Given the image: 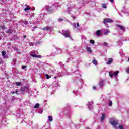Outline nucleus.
<instances>
[{
  "label": "nucleus",
  "mask_w": 129,
  "mask_h": 129,
  "mask_svg": "<svg viewBox=\"0 0 129 129\" xmlns=\"http://www.w3.org/2000/svg\"><path fill=\"white\" fill-rule=\"evenodd\" d=\"M46 11L47 13H49V14H52L53 12H54V9H53V7L50 6L49 5H47L46 6Z\"/></svg>",
  "instance_id": "f257e3e1"
},
{
  "label": "nucleus",
  "mask_w": 129,
  "mask_h": 129,
  "mask_svg": "<svg viewBox=\"0 0 129 129\" xmlns=\"http://www.w3.org/2000/svg\"><path fill=\"white\" fill-rule=\"evenodd\" d=\"M112 22H113V20L110 18H105L103 20V24L105 25L107 23H112Z\"/></svg>",
  "instance_id": "f03ea898"
},
{
  "label": "nucleus",
  "mask_w": 129,
  "mask_h": 129,
  "mask_svg": "<svg viewBox=\"0 0 129 129\" xmlns=\"http://www.w3.org/2000/svg\"><path fill=\"white\" fill-rule=\"evenodd\" d=\"M110 123L113 126H115V125H117V124H118V122L117 121L114 120L113 119H111L110 120Z\"/></svg>",
  "instance_id": "7ed1b4c3"
},
{
  "label": "nucleus",
  "mask_w": 129,
  "mask_h": 129,
  "mask_svg": "<svg viewBox=\"0 0 129 129\" xmlns=\"http://www.w3.org/2000/svg\"><path fill=\"white\" fill-rule=\"evenodd\" d=\"M52 30V27L51 26H46L42 28L43 31H47V32H50Z\"/></svg>",
  "instance_id": "20e7f679"
},
{
  "label": "nucleus",
  "mask_w": 129,
  "mask_h": 129,
  "mask_svg": "<svg viewBox=\"0 0 129 129\" xmlns=\"http://www.w3.org/2000/svg\"><path fill=\"white\" fill-rule=\"evenodd\" d=\"M34 54H35V52H32L30 54V56H31V57H33V58H39V59H41V58H42L41 55H38Z\"/></svg>",
  "instance_id": "39448f33"
},
{
  "label": "nucleus",
  "mask_w": 129,
  "mask_h": 129,
  "mask_svg": "<svg viewBox=\"0 0 129 129\" xmlns=\"http://www.w3.org/2000/svg\"><path fill=\"white\" fill-rule=\"evenodd\" d=\"M116 27L119 28L120 30H122V31H125V27H124V26H122V25L117 24Z\"/></svg>",
  "instance_id": "423d86ee"
},
{
  "label": "nucleus",
  "mask_w": 129,
  "mask_h": 129,
  "mask_svg": "<svg viewBox=\"0 0 129 129\" xmlns=\"http://www.w3.org/2000/svg\"><path fill=\"white\" fill-rule=\"evenodd\" d=\"M113 62V59L112 58H109L108 60V61L106 63V64H107L108 65H110L111 63Z\"/></svg>",
  "instance_id": "0eeeda50"
},
{
  "label": "nucleus",
  "mask_w": 129,
  "mask_h": 129,
  "mask_svg": "<svg viewBox=\"0 0 129 129\" xmlns=\"http://www.w3.org/2000/svg\"><path fill=\"white\" fill-rule=\"evenodd\" d=\"M62 35L65 36V38H71V37L70 36V35L67 33V32H66V33H63L62 34Z\"/></svg>",
  "instance_id": "6e6552de"
},
{
  "label": "nucleus",
  "mask_w": 129,
  "mask_h": 129,
  "mask_svg": "<svg viewBox=\"0 0 129 129\" xmlns=\"http://www.w3.org/2000/svg\"><path fill=\"white\" fill-rule=\"evenodd\" d=\"M92 63L94 65H97V64L98 63V62H97V60H96L95 58H94V59L92 61Z\"/></svg>",
  "instance_id": "1a4fd4ad"
},
{
  "label": "nucleus",
  "mask_w": 129,
  "mask_h": 129,
  "mask_svg": "<svg viewBox=\"0 0 129 129\" xmlns=\"http://www.w3.org/2000/svg\"><path fill=\"white\" fill-rule=\"evenodd\" d=\"M96 34L97 36H100V35H101V31L97 30L96 32Z\"/></svg>",
  "instance_id": "9d476101"
},
{
  "label": "nucleus",
  "mask_w": 129,
  "mask_h": 129,
  "mask_svg": "<svg viewBox=\"0 0 129 129\" xmlns=\"http://www.w3.org/2000/svg\"><path fill=\"white\" fill-rule=\"evenodd\" d=\"M86 49L88 52H89V53H92V50H91V48L90 47L87 46Z\"/></svg>",
  "instance_id": "9b49d317"
},
{
  "label": "nucleus",
  "mask_w": 129,
  "mask_h": 129,
  "mask_svg": "<svg viewBox=\"0 0 129 129\" xmlns=\"http://www.w3.org/2000/svg\"><path fill=\"white\" fill-rule=\"evenodd\" d=\"M104 119H105V114H103L101 117V121H103V120H104Z\"/></svg>",
  "instance_id": "f8f14e48"
},
{
  "label": "nucleus",
  "mask_w": 129,
  "mask_h": 129,
  "mask_svg": "<svg viewBox=\"0 0 129 129\" xmlns=\"http://www.w3.org/2000/svg\"><path fill=\"white\" fill-rule=\"evenodd\" d=\"M21 84H22L21 82H17L15 83V84L17 86H20Z\"/></svg>",
  "instance_id": "ddd939ff"
},
{
  "label": "nucleus",
  "mask_w": 129,
  "mask_h": 129,
  "mask_svg": "<svg viewBox=\"0 0 129 129\" xmlns=\"http://www.w3.org/2000/svg\"><path fill=\"white\" fill-rule=\"evenodd\" d=\"M39 107H40V104L39 103L36 104L34 107V108H39Z\"/></svg>",
  "instance_id": "4468645a"
},
{
  "label": "nucleus",
  "mask_w": 129,
  "mask_h": 129,
  "mask_svg": "<svg viewBox=\"0 0 129 129\" xmlns=\"http://www.w3.org/2000/svg\"><path fill=\"white\" fill-rule=\"evenodd\" d=\"M118 73H119V71H116L113 73V74L115 76H117V75H118Z\"/></svg>",
  "instance_id": "2eb2a0df"
},
{
  "label": "nucleus",
  "mask_w": 129,
  "mask_h": 129,
  "mask_svg": "<svg viewBox=\"0 0 129 129\" xmlns=\"http://www.w3.org/2000/svg\"><path fill=\"white\" fill-rule=\"evenodd\" d=\"M29 10H31V8H30L28 6L26 7V8L24 9V11H29Z\"/></svg>",
  "instance_id": "dca6fc26"
},
{
  "label": "nucleus",
  "mask_w": 129,
  "mask_h": 129,
  "mask_svg": "<svg viewBox=\"0 0 129 129\" xmlns=\"http://www.w3.org/2000/svg\"><path fill=\"white\" fill-rule=\"evenodd\" d=\"M48 119H49V121L51 122V121H52L53 118H52V116H48Z\"/></svg>",
  "instance_id": "f3484780"
},
{
  "label": "nucleus",
  "mask_w": 129,
  "mask_h": 129,
  "mask_svg": "<svg viewBox=\"0 0 129 129\" xmlns=\"http://www.w3.org/2000/svg\"><path fill=\"white\" fill-rule=\"evenodd\" d=\"M113 75H114V74L112 72H109V76H110V77H112Z\"/></svg>",
  "instance_id": "a211bd4d"
},
{
  "label": "nucleus",
  "mask_w": 129,
  "mask_h": 129,
  "mask_svg": "<svg viewBox=\"0 0 129 129\" xmlns=\"http://www.w3.org/2000/svg\"><path fill=\"white\" fill-rule=\"evenodd\" d=\"M90 43H91V44H94V43H95V41H94V40L91 39L90 40Z\"/></svg>",
  "instance_id": "6ab92c4d"
},
{
  "label": "nucleus",
  "mask_w": 129,
  "mask_h": 129,
  "mask_svg": "<svg viewBox=\"0 0 129 129\" xmlns=\"http://www.w3.org/2000/svg\"><path fill=\"white\" fill-rule=\"evenodd\" d=\"M12 30L11 29H9L7 31V33L8 34H12Z\"/></svg>",
  "instance_id": "aec40b11"
},
{
  "label": "nucleus",
  "mask_w": 129,
  "mask_h": 129,
  "mask_svg": "<svg viewBox=\"0 0 129 129\" xmlns=\"http://www.w3.org/2000/svg\"><path fill=\"white\" fill-rule=\"evenodd\" d=\"M45 76L46 77V78L47 79H49V78H51V76H49V75H48V74H46Z\"/></svg>",
  "instance_id": "412c9836"
},
{
  "label": "nucleus",
  "mask_w": 129,
  "mask_h": 129,
  "mask_svg": "<svg viewBox=\"0 0 129 129\" xmlns=\"http://www.w3.org/2000/svg\"><path fill=\"white\" fill-rule=\"evenodd\" d=\"M2 56H3V57H5V56H6V52L2 51Z\"/></svg>",
  "instance_id": "4be33fe9"
},
{
  "label": "nucleus",
  "mask_w": 129,
  "mask_h": 129,
  "mask_svg": "<svg viewBox=\"0 0 129 129\" xmlns=\"http://www.w3.org/2000/svg\"><path fill=\"white\" fill-rule=\"evenodd\" d=\"M102 7H103V8H104V9H106V4H102Z\"/></svg>",
  "instance_id": "5701e85b"
},
{
  "label": "nucleus",
  "mask_w": 129,
  "mask_h": 129,
  "mask_svg": "<svg viewBox=\"0 0 129 129\" xmlns=\"http://www.w3.org/2000/svg\"><path fill=\"white\" fill-rule=\"evenodd\" d=\"M38 28V26H34L33 27V29L32 30V32H34L35 31V29H37Z\"/></svg>",
  "instance_id": "b1692460"
},
{
  "label": "nucleus",
  "mask_w": 129,
  "mask_h": 129,
  "mask_svg": "<svg viewBox=\"0 0 129 129\" xmlns=\"http://www.w3.org/2000/svg\"><path fill=\"white\" fill-rule=\"evenodd\" d=\"M110 32L109 31H107V32H105L104 35H105V36H106V35H108V34H109Z\"/></svg>",
  "instance_id": "393cba45"
},
{
  "label": "nucleus",
  "mask_w": 129,
  "mask_h": 129,
  "mask_svg": "<svg viewBox=\"0 0 129 129\" xmlns=\"http://www.w3.org/2000/svg\"><path fill=\"white\" fill-rule=\"evenodd\" d=\"M119 129H124V128L123 127V126H122V125H119Z\"/></svg>",
  "instance_id": "a878e982"
},
{
  "label": "nucleus",
  "mask_w": 129,
  "mask_h": 129,
  "mask_svg": "<svg viewBox=\"0 0 129 129\" xmlns=\"http://www.w3.org/2000/svg\"><path fill=\"white\" fill-rule=\"evenodd\" d=\"M11 93H12V94H15V93L19 94V93H18V91H17V90L16 92H12Z\"/></svg>",
  "instance_id": "bb28decb"
},
{
  "label": "nucleus",
  "mask_w": 129,
  "mask_h": 129,
  "mask_svg": "<svg viewBox=\"0 0 129 129\" xmlns=\"http://www.w3.org/2000/svg\"><path fill=\"white\" fill-rule=\"evenodd\" d=\"M112 106V101H110L109 102V106Z\"/></svg>",
  "instance_id": "cd10ccee"
},
{
  "label": "nucleus",
  "mask_w": 129,
  "mask_h": 129,
  "mask_svg": "<svg viewBox=\"0 0 129 129\" xmlns=\"http://www.w3.org/2000/svg\"><path fill=\"white\" fill-rule=\"evenodd\" d=\"M64 19H63V18H59L58 19V21L59 22H62V21H63Z\"/></svg>",
  "instance_id": "c85d7f7f"
},
{
  "label": "nucleus",
  "mask_w": 129,
  "mask_h": 129,
  "mask_svg": "<svg viewBox=\"0 0 129 129\" xmlns=\"http://www.w3.org/2000/svg\"><path fill=\"white\" fill-rule=\"evenodd\" d=\"M25 68H27V66H22V69H25Z\"/></svg>",
  "instance_id": "c756f323"
},
{
  "label": "nucleus",
  "mask_w": 129,
  "mask_h": 129,
  "mask_svg": "<svg viewBox=\"0 0 129 129\" xmlns=\"http://www.w3.org/2000/svg\"><path fill=\"white\" fill-rule=\"evenodd\" d=\"M104 45L105 46H108V44L107 43V42H104Z\"/></svg>",
  "instance_id": "7c9ffc66"
},
{
  "label": "nucleus",
  "mask_w": 129,
  "mask_h": 129,
  "mask_svg": "<svg viewBox=\"0 0 129 129\" xmlns=\"http://www.w3.org/2000/svg\"><path fill=\"white\" fill-rule=\"evenodd\" d=\"M102 85H103V82H101L100 83V86H102Z\"/></svg>",
  "instance_id": "2f4dec72"
},
{
  "label": "nucleus",
  "mask_w": 129,
  "mask_h": 129,
  "mask_svg": "<svg viewBox=\"0 0 129 129\" xmlns=\"http://www.w3.org/2000/svg\"><path fill=\"white\" fill-rule=\"evenodd\" d=\"M126 71L127 73H129V67L127 68V70Z\"/></svg>",
  "instance_id": "473e14b6"
},
{
  "label": "nucleus",
  "mask_w": 129,
  "mask_h": 129,
  "mask_svg": "<svg viewBox=\"0 0 129 129\" xmlns=\"http://www.w3.org/2000/svg\"><path fill=\"white\" fill-rule=\"evenodd\" d=\"M21 91V92H25V90L22 89Z\"/></svg>",
  "instance_id": "72a5a7b5"
},
{
  "label": "nucleus",
  "mask_w": 129,
  "mask_h": 129,
  "mask_svg": "<svg viewBox=\"0 0 129 129\" xmlns=\"http://www.w3.org/2000/svg\"><path fill=\"white\" fill-rule=\"evenodd\" d=\"M93 89H96V87L95 86L93 87Z\"/></svg>",
  "instance_id": "f704fd0d"
},
{
  "label": "nucleus",
  "mask_w": 129,
  "mask_h": 129,
  "mask_svg": "<svg viewBox=\"0 0 129 129\" xmlns=\"http://www.w3.org/2000/svg\"><path fill=\"white\" fill-rule=\"evenodd\" d=\"M77 27H79V23H77Z\"/></svg>",
  "instance_id": "c9c22d12"
},
{
  "label": "nucleus",
  "mask_w": 129,
  "mask_h": 129,
  "mask_svg": "<svg viewBox=\"0 0 129 129\" xmlns=\"http://www.w3.org/2000/svg\"><path fill=\"white\" fill-rule=\"evenodd\" d=\"M114 0H109L111 3H112Z\"/></svg>",
  "instance_id": "e433bc0d"
},
{
  "label": "nucleus",
  "mask_w": 129,
  "mask_h": 129,
  "mask_svg": "<svg viewBox=\"0 0 129 129\" xmlns=\"http://www.w3.org/2000/svg\"><path fill=\"white\" fill-rule=\"evenodd\" d=\"M23 37H24V38H27V36L24 35V36H23Z\"/></svg>",
  "instance_id": "4c0bfd02"
},
{
  "label": "nucleus",
  "mask_w": 129,
  "mask_h": 129,
  "mask_svg": "<svg viewBox=\"0 0 129 129\" xmlns=\"http://www.w3.org/2000/svg\"><path fill=\"white\" fill-rule=\"evenodd\" d=\"M0 28H2V30H4V27H2V26H0Z\"/></svg>",
  "instance_id": "58836bf2"
},
{
  "label": "nucleus",
  "mask_w": 129,
  "mask_h": 129,
  "mask_svg": "<svg viewBox=\"0 0 129 129\" xmlns=\"http://www.w3.org/2000/svg\"><path fill=\"white\" fill-rule=\"evenodd\" d=\"M74 26L75 27V28H76V24H75Z\"/></svg>",
  "instance_id": "ea45409f"
},
{
  "label": "nucleus",
  "mask_w": 129,
  "mask_h": 129,
  "mask_svg": "<svg viewBox=\"0 0 129 129\" xmlns=\"http://www.w3.org/2000/svg\"><path fill=\"white\" fill-rule=\"evenodd\" d=\"M2 40V37L0 36V41Z\"/></svg>",
  "instance_id": "a19ab883"
},
{
  "label": "nucleus",
  "mask_w": 129,
  "mask_h": 129,
  "mask_svg": "<svg viewBox=\"0 0 129 129\" xmlns=\"http://www.w3.org/2000/svg\"><path fill=\"white\" fill-rule=\"evenodd\" d=\"M57 78V77H54V79H56Z\"/></svg>",
  "instance_id": "79ce46f5"
},
{
  "label": "nucleus",
  "mask_w": 129,
  "mask_h": 129,
  "mask_svg": "<svg viewBox=\"0 0 129 129\" xmlns=\"http://www.w3.org/2000/svg\"><path fill=\"white\" fill-rule=\"evenodd\" d=\"M0 64H2V62L0 61Z\"/></svg>",
  "instance_id": "37998d69"
},
{
  "label": "nucleus",
  "mask_w": 129,
  "mask_h": 129,
  "mask_svg": "<svg viewBox=\"0 0 129 129\" xmlns=\"http://www.w3.org/2000/svg\"><path fill=\"white\" fill-rule=\"evenodd\" d=\"M128 61H129V57H128Z\"/></svg>",
  "instance_id": "c03bdc74"
},
{
  "label": "nucleus",
  "mask_w": 129,
  "mask_h": 129,
  "mask_svg": "<svg viewBox=\"0 0 129 129\" xmlns=\"http://www.w3.org/2000/svg\"><path fill=\"white\" fill-rule=\"evenodd\" d=\"M45 129H48V128H45Z\"/></svg>",
  "instance_id": "a18cd8bd"
}]
</instances>
